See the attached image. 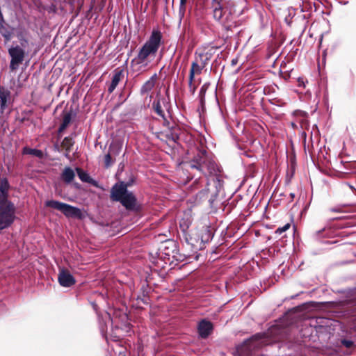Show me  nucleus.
Returning <instances> with one entry per match:
<instances>
[{
  "mask_svg": "<svg viewBox=\"0 0 356 356\" xmlns=\"http://www.w3.org/2000/svg\"><path fill=\"white\" fill-rule=\"evenodd\" d=\"M166 244L170 245L172 248L175 247V243L173 241H168L166 243Z\"/></svg>",
  "mask_w": 356,
  "mask_h": 356,
  "instance_id": "nucleus-26",
  "label": "nucleus"
},
{
  "mask_svg": "<svg viewBox=\"0 0 356 356\" xmlns=\"http://www.w3.org/2000/svg\"><path fill=\"white\" fill-rule=\"evenodd\" d=\"M8 97V92H5L4 90H2L0 88V99H1V107L5 106L7 102Z\"/></svg>",
  "mask_w": 356,
  "mask_h": 356,
  "instance_id": "nucleus-20",
  "label": "nucleus"
},
{
  "mask_svg": "<svg viewBox=\"0 0 356 356\" xmlns=\"http://www.w3.org/2000/svg\"><path fill=\"white\" fill-rule=\"evenodd\" d=\"M154 110H155L156 113L159 115H160L164 120V122H163L164 125H165V126L169 127L170 123L166 120V118H165L163 111V110L161 108V106L159 102H157L156 104H154Z\"/></svg>",
  "mask_w": 356,
  "mask_h": 356,
  "instance_id": "nucleus-18",
  "label": "nucleus"
},
{
  "mask_svg": "<svg viewBox=\"0 0 356 356\" xmlns=\"http://www.w3.org/2000/svg\"><path fill=\"white\" fill-rule=\"evenodd\" d=\"M8 189L9 184L6 179H0V205L2 204H13L8 201Z\"/></svg>",
  "mask_w": 356,
  "mask_h": 356,
  "instance_id": "nucleus-11",
  "label": "nucleus"
},
{
  "mask_svg": "<svg viewBox=\"0 0 356 356\" xmlns=\"http://www.w3.org/2000/svg\"><path fill=\"white\" fill-rule=\"evenodd\" d=\"M122 76V70H118L115 71V74L113 76L112 81L111 85L108 87V92H112L117 86L118 85L119 82L121 80V78Z\"/></svg>",
  "mask_w": 356,
  "mask_h": 356,
  "instance_id": "nucleus-14",
  "label": "nucleus"
},
{
  "mask_svg": "<svg viewBox=\"0 0 356 356\" xmlns=\"http://www.w3.org/2000/svg\"><path fill=\"white\" fill-rule=\"evenodd\" d=\"M129 186V182L121 181L115 184L111 188V198L113 201L120 202L127 209H134L136 205V198L127 190Z\"/></svg>",
  "mask_w": 356,
  "mask_h": 356,
  "instance_id": "nucleus-2",
  "label": "nucleus"
},
{
  "mask_svg": "<svg viewBox=\"0 0 356 356\" xmlns=\"http://www.w3.org/2000/svg\"><path fill=\"white\" fill-rule=\"evenodd\" d=\"M14 204L0 205V230L9 227L15 219Z\"/></svg>",
  "mask_w": 356,
  "mask_h": 356,
  "instance_id": "nucleus-6",
  "label": "nucleus"
},
{
  "mask_svg": "<svg viewBox=\"0 0 356 356\" xmlns=\"http://www.w3.org/2000/svg\"><path fill=\"white\" fill-rule=\"evenodd\" d=\"M211 233L207 227L196 230L186 237V240L192 246L201 245L202 243L211 239Z\"/></svg>",
  "mask_w": 356,
  "mask_h": 356,
  "instance_id": "nucleus-7",
  "label": "nucleus"
},
{
  "mask_svg": "<svg viewBox=\"0 0 356 356\" xmlns=\"http://www.w3.org/2000/svg\"><path fill=\"white\" fill-rule=\"evenodd\" d=\"M289 227H290V224L287 223L285 225H284L283 227L277 228V230L275 231V232L277 234H281L283 232H284L285 231H286L287 229H289Z\"/></svg>",
  "mask_w": 356,
  "mask_h": 356,
  "instance_id": "nucleus-23",
  "label": "nucleus"
},
{
  "mask_svg": "<svg viewBox=\"0 0 356 356\" xmlns=\"http://www.w3.org/2000/svg\"><path fill=\"white\" fill-rule=\"evenodd\" d=\"M195 61L193 62L189 73V85L191 86L195 74H200L205 67L207 60L210 58L208 53L199 54Z\"/></svg>",
  "mask_w": 356,
  "mask_h": 356,
  "instance_id": "nucleus-8",
  "label": "nucleus"
},
{
  "mask_svg": "<svg viewBox=\"0 0 356 356\" xmlns=\"http://www.w3.org/2000/svg\"><path fill=\"white\" fill-rule=\"evenodd\" d=\"M157 76L154 74L149 80H147L141 87L140 93L145 95L149 92L155 86Z\"/></svg>",
  "mask_w": 356,
  "mask_h": 356,
  "instance_id": "nucleus-13",
  "label": "nucleus"
},
{
  "mask_svg": "<svg viewBox=\"0 0 356 356\" xmlns=\"http://www.w3.org/2000/svg\"><path fill=\"white\" fill-rule=\"evenodd\" d=\"M58 280L59 284L63 287H70L76 283V280L69 270L61 268L59 271Z\"/></svg>",
  "mask_w": 356,
  "mask_h": 356,
  "instance_id": "nucleus-10",
  "label": "nucleus"
},
{
  "mask_svg": "<svg viewBox=\"0 0 356 356\" xmlns=\"http://www.w3.org/2000/svg\"><path fill=\"white\" fill-rule=\"evenodd\" d=\"M23 152L24 154L33 155L38 158H42L43 156L42 152L37 149L25 147L24 148Z\"/></svg>",
  "mask_w": 356,
  "mask_h": 356,
  "instance_id": "nucleus-19",
  "label": "nucleus"
},
{
  "mask_svg": "<svg viewBox=\"0 0 356 356\" xmlns=\"http://www.w3.org/2000/svg\"><path fill=\"white\" fill-rule=\"evenodd\" d=\"M76 171L79 179L82 181L90 183L93 186H97V182L93 179H92L87 172L83 171L80 168H76Z\"/></svg>",
  "mask_w": 356,
  "mask_h": 356,
  "instance_id": "nucleus-15",
  "label": "nucleus"
},
{
  "mask_svg": "<svg viewBox=\"0 0 356 356\" xmlns=\"http://www.w3.org/2000/svg\"><path fill=\"white\" fill-rule=\"evenodd\" d=\"M213 326L211 322L202 321L198 325V332L201 337H207L212 330Z\"/></svg>",
  "mask_w": 356,
  "mask_h": 356,
  "instance_id": "nucleus-12",
  "label": "nucleus"
},
{
  "mask_svg": "<svg viewBox=\"0 0 356 356\" xmlns=\"http://www.w3.org/2000/svg\"><path fill=\"white\" fill-rule=\"evenodd\" d=\"M190 166L192 168L199 170L205 176L214 175L218 172L216 163L209 158L204 152H202L195 156Z\"/></svg>",
  "mask_w": 356,
  "mask_h": 356,
  "instance_id": "nucleus-4",
  "label": "nucleus"
},
{
  "mask_svg": "<svg viewBox=\"0 0 356 356\" xmlns=\"http://www.w3.org/2000/svg\"><path fill=\"white\" fill-rule=\"evenodd\" d=\"M72 120V115L70 113H65L63 118V122L59 127V131L61 132L65 130L70 124Z\"/></svg>",
  "mask_w": 356,
  "mask_h": 356,
  "instance_id": "nucleus-17",
  "label": "nucleus"
},
{
  "mask_svg": "<svg viewBox=\"0 0 356 356\" xmlns=\"http://www.w3.org/2000/svg\"><path fill=\"white\" fill-rule=\"evenodd\" d=\"M213 17L222 23L232 20V15L235 12L234 3L231 1L213 0Z\"/></svg>",
  "mask_w": 356,
  "mask_h": 356,
  "instance_id": "nucleus-3",
  "label": "nucleus"
},
{
  "mask_svg": "<svg viewBox=\"0 0 356 356\" xmlns=\"http://www.w3.org/2000/svg\"><path fill=\"white\" fill-rule=\"evenodd\" d=\"M8 52L11 57L10 67L12 70H15L24 60L25 52L19 46L10 48Z\"/></svg>",
  "mask_w": 356,
  "mask_h": 356,
  "instance_id": "nucleus-9",
  "label": "nucleus"
},
{
  "mask_svg": "<svg viewBox=\"0 0 356 356\" xmlns=\"http://www.w3.org/2000/svg\"><path fill=\"white\" fill-rule=\"evenodd\" d=\"M75 174L74 170L70 168H65L63 173H62V179L67 183H70L74 178Z\"/></svg>",
  "mask_w": 356,
  "mask_h": 356,
  "instance_id": "nucleus-16",
  "label": "nucleus"
},
{
  "mask_svg": "<svg viewBox=\"0 0 356 356\" xmlns=\"http://www.w3.org/2000/svg\"><path fill=\"white\" fill-rule=\"evenodd\" d=\"M331 211L339 213L341 210L339 208H333L330 209Z\"/></svg>",
  "mask_w": 356,
  "mask_h": 356,
  "instance_id": "nucleus-25",
  "label": "nucleus"
},
{
  "mask_svg": "<svg viewBox=\"0 0 356 356\" xmlns=\"http://www.w3.org/2000/svg\"><path fill=\"white\" fill-rule=\"evenodd\" d=\"M161 38L162 35L159 31L154 30L152 32L149 38L140 49L137 56L131 62L134 71L139 72L146 70L156 56L161 45Z\"/></svg>",
  "mask_w": 356,
  "mask_h": 356,
  "instance_id": "nucleus-1",
  "label": "nucleus"
},
{
  "mask_svg": "<svg viewBox=\"0 0 356 356\" xmlns=\"http://www.w3.org/2000/svg\"><path fill=\"white\" fill-rule=\"evenodd\" d=\"M73 142L70 138H65L62 142V145L66 149L67 151H70V147L72 146Z\"/></svg>",
  "mask_w": 356,
  "mask_h": 356,
  "instance_id": "nucleus-21",
  "label": "nucleus"
},
{
  "mask_svg": "<svg viewBox=\"0 0 356 356\" xmlns=\"http://www.w3.org/2000/svg\"><path fill=\"white\" fill-rule=\"evenodd\" d=\"M342 343L347 348H350L353 346V341L348 340L342 341Z\"/></svg>",
  "mask_w": 356,
  "mask_h": 356,
  "instance_id": "nucleus-24",
  "label": "nucleus"
},
{
  "mask_svg": "<svg viewBox=\"0 0 356 356\" xmlns=\"http://www.w3.org/2000/svg\"><path fill=\"white\" fill-rule=\"evenodd\" d=\"M104 163H105V166L106 168L111 166L113 164V160L111 159V156L110 153H108V154L105 155V156H104Z\"/></svg>",
  "mask_w": 356,
  "mask_h": 356,
  "instance_id": "nucleus-22",
  "label": "nucleus"
},
{
  "mask_svg": "<svg viewBox=\"0 0 356 356\" xmlns=\"http://www.w3.org/2000/svg\"><path fill=\"white\" fill-rule=\"evenodd\" d=\"M187 0H180L181 7H184L186 3Z\"/></svg>",
  "mask_w": 356,
  "mask_h": 356,
  "instance_id": "nucleus-27",
  "label": "nucleus"
},
{
  "mask_svg": "<svg viewBox=\"0 0 356 356\" xmlns=\"http://www.w3.org/2000/svg\"><path fill=\"white\" fill-rule=\"evenodd\" d=\"M45 206L60 211L67 218L83 219L86 216L85 213L79 208L56 200H48L45 202Z\"/></svg>",
  "mask_w": 356,
  "mask_h": 356,
  "instance_id": "nucleus-5",
  "label": "nucleus"
}]
</instances>
